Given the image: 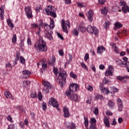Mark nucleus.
<instances>
[{
    "label": "nucleus",
    "mask_w": 129,
    "mask_h": 129,
    "mask_svg": "<svg viewBox=\"0 0 129 129\" xmlns=\"http://www.w3.org/2000/svg\"><path fill=\"white\" fill-rule=\"evenodd\" d=\"M113 47H114V50L117 54H118L119 53V50H118V48L115 46V44H113Z\"/></svg>",
    "instance_id": "37998d69"
},
{
    "label": "nucleus",
    "mask_w": 129,
    "mask_h": 129,
    "mask_svg": "<svg viewBox=\"0 0 129 129\" xmlns=\"http://www.w3.org/2000/svg\"><path fill=\"white\" fill-rule=\"evenodd\" d=\"M7 24L9 27H10L11 30H13V29H14V24L12 22V20L10 19L7 20Z\"/></svg>",
    "instance_id": "5701e85b"
},
{
    "label": "nucleus",
    "mask_w": 129,
    "mask_h": 129,
    "mask_svg": "<svg viewBox=\"0 0 129 129\" xmlns=\"http://www.w3.org/2000/svg\"><path fill=\"white\" fill-rule=\"evenodd\" d=\"M30 82L29 81H24L23 82V84L24 86H27L29 85V84H30Z\"/></svg>",
    "instance_id": "a18cd8bd"
},
{
    "label": "nucleus",
    "mask_w": 129,
    "mask_h": 129,
    "mask_svg": "<svg viewBox=\"0 0 129 129\" xmlns=\"http://www.w3.org/2000/svg\"><path fill=\"white\" fill-rule=\"evenodd\" d=\"M12 43L15 44V43H17V35L14 34L12 38Z\"/></svg>",
    "instance_id": "7c9ffc66"
},
{
    "label": "nucleus",
    "mask_w": 129,
    "mask_h": 129,
    "mask_svg": "<svg viewBox=\"0 0 129 129\" xmlns=\"http://www.w3.org/2000/svg\"><path fill=\"white\" fill-rule=\"evenodd\" d=\"M115 27H114V30H119L120 28H122V25L120 22H117L114 24Z\"/></svg>",
    "instance_id": "6ab92c4d"
},
{
    "label": "nucleus",
    "mask_w": 129,
    "mask_h": 129,
    "mask_svg": "<svg viewBox=\"0 0 129 129\" xmlns=\"http://www.w3.org/2000/svg\"><path fill=\"white\" fill-rule=\"evenodd\" d=\"M106 114L107 115H112V113L109 111H107L106 112Z\"/></svg>",
    "instance_id": "338daca9"
},
{
    "label": "nucleus",
    "mask_w": 129,
    "mask_h": 129,
    "mask_svg": "<svg viewBox=\"0 0 129 129\" xmlns=\"http://www.w3.org/2000/svg\"><path fill=\"white\" fill-rule=\"evenodd\" d=\"M1 14H0V18L2 21H4V15L5 14V10H4V7L2 6L0 8Z\"/></svg>",
    "instance_id": "412c9836"
},
{
    "label": "nucleus",
    "mask_w": 129,
    "mask_h": 129,
    "mask_svg": "<svg viewBox=\"0 0 129 129\" xmlns=\"http://www.w3.org/2000/svg\"><path fill=\"white\" fill-rule=\"evenodd\" d=\"M79 85L77 84H72L69 86V90L66 92V95L69 97L70 100L77 101L78 100V96L74 94L77 90H79Z\"/></svg>",
    "instance_id": "f257e3e1"
},
{
    "label": "nucleus",
    "mask_w": 129,
    "mask_h": 129,
    "mask_svg": "<svg viewBox=\"0 0 129 129\" xmlns=\"http://www.w3.org/2000/svg\"><path fill=\"white\" fill-rule=\"evenodd\" d=\"M31 97L32 98H36V97H37V93L32 92L31 94Z\"/></svg>",
    "instance_id": "a19ab883"
},
{
    "label": "nucleus",
    "mask_w": 129,
    "mask_h": 129,
    "mask_svg": "<svg viewBox=\"0 0 129 129\" xmlns=\"http://www.w3.org/2000/svg\"><path fill=\"white\" fill-rule=\"evenodd\" d=\"M49 103L51 104L53 107H58V106H59V103H58V102L53 97L50 98Z\"/></svg>",
    "instance_id": "9b49d317"
},
{
    "label": "nucleus",
    "mask_w": 129,
    "mask_h": 129,
    "mask_svg": "<svg viewBox=\"0 0 129 129\" xmlns=\"http://www.w3.org/2000/svg\"><path fill=\"white\" fill-rule=\"evenodd\" d=\"M122 12L124 13V14L129 13V7L127 5L122 7Z\"/></svg>",
    "instance_id": "aec40b11"
},
{
    "label": "nucleus",
    "mask_w": 129,
    "mask_h": 129,
    "mask_svg": "<svg viewBox=\"0 0 129 129\" xmlns=\"http://www.w3.org/2000/svg\"><path fill=\"white\" fill-rule=\"evenodd\" d=\"M70 76L74 79H75L77 77V76H76V74H74V73L73 72L70 73Z\"/></svg>",
    "instance_id": "de8ad7c7"
},
{
    "label": "nucleus",
    "mask_w": 129,
    "mask_h": 129,
    "mask_svg": "<svg viewBox=\"0 0 129 129\" xmlns=\"http://www.w3.org/2000/svg\"><path fill=\"white\" fill-rule=\"evenodd\" d=\"M98 108H95L94 111V113L95 115H97L99 113Z\"/></svg>",
    "instance_id": "3c124183"
},
{
    "label": "nucleus",
    "mask_w": 129,
    "mask_h": 129,
    "mask_svg": "<svg viewBox=\"0 0 129 129\" xmlns=\"http://www.w3.org/2000/svg\"><path fill=\"white\" fill-rule=\"evenodd\" d=\"M38 26L37 24L33 23L31 24V27L34 28V29H36V28H38Z\"/></svg>",
    "instance_id": "4d7b16f0"
},
{
    "label": "nucleus",
    "mask_w": 129,
    "mask_h": 129,
    "mask_svg": "<svg viewBox=\"0 0 129 129\" xmlns=\"http://www.w3.org/2000/svg\"><path fill=\"white\" fill-rule=\"evenodd\" d=\"M122 109H123V105L118 106V111H122Z\"/></svg>",
    "instance_id": "49530a36"
},
{
    "label": "nucleus",
    "mask_w": 129,
    "mask_h": 129,
    "mask_svg": "<svg viewBox=\"0 0 129 129\" xmlns=\"http://www.w3.org/2000/svg\"><path fill=\"white\" fill-rule=\"evenodd\" d=\"M42 98H43V96H42V93H41V92H39L38 94V99L39 101H41L42 100Z\"/></svg>",
    "instance_id": "79ce46f5"
},
{
    "label": "nucleus",
    "mask_w": 129,
    "mask_h": 129,
    "mask_svg": "<svg viewBox=\"0 0 129 129\" xmlns=\"http://www.w3.org/2000/svg\"><path fill=\"white\" fill-rule=\"evenodd\" d=\"M81 66L84 69H86L87 70H88V69L87 68V66H86V65L84 63L81 62Z\"/></svg>",
    "instance_id": "8fccbe9b"
},
{
    "label": "nucleus",
    "mask_w": 129,
    "mask_h": 129,
    "mask_svg": "<svg viewBox=\"0 0 129 129\" xmlns=\"http://www.w3.org/2000/svg\"><path fill=\"white\" fill-rule=\"evenodd\" d=\"M53 72L55 76L58 75V69L57 68H53Z\"/></svg>",
    "instance_id": "58836bf2"
},
{
    "label": "nucleus",
    "mask_w": 129,
    "mask_h": 129,
    "mask_svg": "<svg viewBox=\"0 0 129 129\" xmlns=\"http://www.w3.org/2000/svg\"><path fill=\"white\" fill-rule=\"evenodd\" d=\"M24 40H21L20 43V47H21V48H22V47H23V46H24Z\"/></svg>",
    "instance_id": "0e129e2a"
},
{
    "label": "nucleus",
    "mask_w": 129,
    "mask_h": 129,
    "mask_svg": "<svg viewBox=\"0 0 129 129\" xmlns=\"http://www.w3.org/2000/svg\"><path fill=\"white\" fill-rule=\"evenodd\" d=\"M20 60L21 63H22V64H25V58H24V57L20 56Z\"/></svg>",
    "instance_id": "09e8293b"
},
{
    "label": "nucleus",
    "mask_w": 129,
    "mask_h": 129,
    "mask_svg": "<svg viewBox=\"0 0 129 129\" xmlns=\"http://www.w3.org/2000/svg\"><path fill=\"white\" fill-rule=\"evenodd\" d=\"M78 31H80L81 33H85L87 31V28L82 26H80L78 27Z\"/></svg>",
    "instance_id": "393cba45"
},
{
    "label": "nucleus",
    "mask_w": 129,
    "mask_h": 129,
    "mask_svg": "<svg viewBox=\"0 0 129 129\" xmlns=\"http://www.w3.org/2000/svg\"><path fill=\"white\" fill-rule=\"evenodd\" d=\"M23 124H24L26 126H28V124H29V121L28 120L27 118H26L25 119Z\"/></svg>",
    "instance_id": "13d9d810"
},
{
    "label": "nucleus",
    "mask_w": 129,
    "mask_h": 129,
    "mask_svg": "<svg viewBox=\"0 0 129 129\" xmlns=\"http://www.w3.org/2000/svg\"><path fill=\"white\" fill-rule=\"evenodd\" d=\"M4 95L6 96V98H11V97H12V94H11L10 92H5Z\"/></svg>",
    "instance_id": "bb28decb"
},
{
    "label": "nucleus",
    "mask_w": 129,
    "mask_h": 129,
    "mask_svg": "<svg viewBox=\"0 0 129 129\" xmlns=\"http://www.w3.org/2000/svg\"><path fill=\"white\" fill-rule=\"evenodd\" d=\"M91 125H95L96 124V119L94 118H92L91 119Z\"/></svg>",
    "instance_id": "c9c22d12"
},
{
    "label": "nucleus",
    "mask_w": 129,
    "mask_h": 129,
    "mask_svg": "<svg viewBox=\"0 0 129 129\" xmlns=\"http://www.w3.org/2000/svg\"><path fill=\"white\" fill-rule=\"evenodd\" d=\"M42 107L44 111H46V110H47V104L44 101L42 103Z\"/></svg>",
    "instance_id": "cd10ccee"
},
{
    "label": "nucleus",
    "mask_w": 129,
    "mask_h": 129,
    "mask_svg": "<svg viewBox=\"0 0 129 129\" xmlns=\"http://www.w3.org/2000/svg\"><path fill=\"white\" fill-rule=\"evenodd\" d=\"M92 98L91 97H88L87 100L86 101V103H88V104H90L91 103V100Z\"/></svg>",
    "instance_id": "c03bdc74"
},
{
    "label": "nucleus",
    "mask_w": 129,
    "mask_h": 129,
    "mask_svg": "<svg viewBox=\"0 0 129 129\" xmlns=\"http://www.w3.org/2000/svg\"><path fill=\"white\" fill-rule=\"evenodd\" d=\"M97 54H99V55L100 54H102V53H103L104 51H105V48L104 47H103V46H98L97 47Z\"/></svg>",
    "instance_id": "2eb2a0df"
},
{
    "label": "nucleus",
    "mask_w": 129,
    "mask_h": 129,
    "mask_svg": "<svg viewBox=\"0 0 129 129\" xmlns=\"http://www.w3.org/2000/svg\"><path fill=\"white\" fill-rule=\"evenodd\" d=\"M87 31L88 33H91V34H94V35H97L99 31H98V29L95 27H92L91 25H89L87 27Z\"/></svg>",
    "instance_id": "0eeeda50"
},
{
    "label": "nucleus",
    "mask_w": 129,
    "mask_h": 129,
    "mask_svg": "<svg viewBox=\"0 0 129 129\" xmlns=\"http://www.w3.org/2000/svg\"><path fill=\"white\" fill-rule=\"evenodd\" d=\"M89 59V54L86 53L84 57L85 61H86L87 60H88Z\"/></svg>",
    "instance_id": "603ef678"
},
{
    "label": "nucleus",
    "mask_w": 129,
    "mask_h": 129,
    "mask_svg": "<svg viewBox=\"0 0 129 129\" xmlns=\"http://www.w3.org/2000/svg\"><path fill=\"white\" fill-rule=\"evenodd\" d=\"M42 85L44 86L43 92L45 94L49 93L50 90L52 89V86H51L50 83L46 81H42Z\"/></svg>",
    "instance_id": "20e7f679"
},
{
    "label": "nucleus",
    "mask_w": 129,
    "mask_h": 129,
    "mask_svg": "<svg viewBox=\"0 0 129 129\" xmlns=\"http://www.w3.org/2000/svg\"><path fill=\"white\" fill-rule=\"evenodd\" d=\"M57 35L59 39H60L61 40H64V38H63V36H62V35H61V34L57 33Z\"/></svg>",
    "instance_id": "680f3d73"
},
{
    "label": "nucleus",
    "mask_w": 129,
    "mask_h": 129,
    "mask_svg": "<svg viewBox=\"0 0 129 129\" xmlns=\"http://www.w3.org/2000/svg\"><path fill=\"white\" fill-rule=\"evenodd\" d=\"M7 120L8 121H10V122H13V118L10 115H8L7 117Z\"/></svg>",
    "instance_id": "864d4df0"
},
{
    "label": "nucleus",
    "mask_w": 129,
    "mask_h": 129,
    "mask_svg": "<svg viewBox=\"0 0 129 129\" xmlns=\"http://www.w3.org/2000/svg\"><path fill=\"white\" fill-rule=\"evenodd\" d=\"M84 123L85 126H88V119L87 118L84 117Z\"/></svg>",
    "instance_id": "e433bc0d"
},
{
    "label": "nucleus",
    "mask_w": 129,
    "mask_h": 129,
    "mask_svg": "<svg viewBox=\"0 0 129 129\" xmlns=\"http://www.w3.org/2000/svg\"><path fill=\"white\" fill-rule=\"evenodd\" d=\"M63 116L64 117H69L70 114L69 113V109L67 107H63Z\"/></svg>",
    "instance_id": "ddd939ff"
},
{
    "label": "nucleus",
    "mask_w": 129,
    "mask_h": 129,
    "mask_svg": "<svg viewBox=\"0 0 129 129\" xmlns=\"http://www.w3.org/2000/svg\"><path fill=\"white\" fill-rule=\"evenodd\" d=\"M77 5L79 8H84L85 7L84 3H78Z\"/></svg>",
    "instance_id": "ea45409f"
},
{
    "label": "nucleus",
    "mask_w": 129,
    "mask_h": 129,
    "mask_svg": "<svg viewBox=\"0 0 129 129\" xmlns=\"http://www.w3.org/2000/svg\"><path fill=\"white\" fill-rule=\"evenodd\" d=\"M119 91L118 89L115 88V87H113V92L114 93H115Z\"/></svg>",
    "instance_id": "774afa93"
},
{
    "label": "nucleus",
    "mask_w": 129,
    "mask_h": 129,
    "mask_svg": "<svg viewBox=\"0 0 129 129\" xmlns=\"http://www.w3.org/2000/svg\"><path fill=\"white\" fill-rule=\"evenodd\" d=\"M52 34H53V32L52 31H47L45 33L44 36L45 38H46L50 41L53 40V36H52Z\"/></svg>",
    "instance_id": "f8f14e48"
},
{
    "label": "nucleus",
    "mask_w": 129,
    "mask_h": 129,
    "mask_svg": "<svg viewBox=\"0 0 129 129\" xmlns=\"http://www.w3.org/2000/svg\"><path fill=\"white\" fill-rule=\"evenodd\" d=\"M119 5L120 7H125V6H126V2H124V1H121Z\"/></svg>",
    "instance_id": "4c0bfd02"
},
{
    "label": "nucleus",
    "mask_w": 129,
    "mask_h": 129,
    "mask_svg": "<svg viewBox=\"0 0 129 129\" xmlns=\"http://www.w3.org/2000/svg\"><path fill=\"white\" fill-rule=\"evenodd\" d=\"M117 79H118V80H119L120 81H122V80H123L124 78L123 77H120V76H118L116 77Z\"/></svg>",
    "instance_id": "e2e57ef3"
},
{
    "label": "nucleus",
    "mask_w": 129,
    "mask_h": 129,
    "mask_svg": "<svg viewBox=\"0 0 129 129\" xmlns=\"http://www.w3.org/2000/svg\"><path fill=\"white\" fill-rule=\"evenodd\" d=\"M50 29H54V27H55V24L54 23V20H51L50 23Z\"/></svg>",
    "instance_id": "2f4dec72"
},
{
    "label": "nucleus",
    "mask_w": 129,
    "mask_h": 129,
    "mask_svg": "<svg viewBox=\"0 0 129 129\" xmlns=\"http://www.w3.org/2000/svg\"><path fill=\"white\" fill-rule=\"evenodd\" d=\"M107 8L104 7L101 9V14H102V15H104V16H106L107 14Z\"/></svg>",
    "instance_id": "a878e982"
},
{
    "label": "nucleus",
    "mask_w": 129,
    "mask_h": 129,
    "mask_svg": "<svg viewBox=\"0 0 129 129\" xmlns=\"http://www.w3.org/2000/svg\"><path fill=\"white\" fill-rule=\"evenodd\" d=\"M70 22H69V20H67L65 22V20H61V27L62 29V31L64 33H66V34H68V29H67V26L69 29H70L71 26Z\"/></svg>",
    "instance_id": "423d86ee"
},
{
    "label": "nucleus",
    "mask_w": 129,
    "mask_h": 129,
    "mask_svg": "<svg viewBox=\"0 0 129 129\" xmlns=\"http://www.w3.org/2000/svg\"><path fill=\"white\" fill-rule=\"evenodd\" d=\"M58 53L60 56H63V55H64V51H63V49H60L58 51Z\"/></svg>",
    "instance_id": "bf43d9fd"
},
{
    "label": "nucleus",
    "mask_w": 129,
    "mask_h": 129,
    "mask_svg": "<svg viewBox=\"0 0 129 129\" xmlns=\"http://www.w3.org/2000/svg\"><path fill=\"white\" fill-rule=\"evenodd\" d=\"M22 74L26 75L25 77H24V78H29L31 75V72L28 70H24L22 71Z\"/></svg>",
    "instance_id": "a211bd4d"
},
{
    "label": "nucleus",
    "mask_w": 129,
    "mask_h": 129,
    "mask_svg": "<svg viewBox=\"0 0 129 129\" xmlns=\"http://www.w3.org/2000/svg\"><path fill=\"white\" fill-rule=\"evenodd\" d=\"M102 98H103V96H102V95H99L98 94L95 95V99L97 100H98V99H102Z\"/></svg>",
    "instance_id": "473e14b6"
},
{
    "label": "nucleus",
    "mask_w": 129,
    "mask_h": 129,
    "mask_svg": "<svg viewBox=\"0 0 129 129\" xmlns=\"http://www.w3.org/2000/svg\"><path fill=\"white\" fill-rule=\"evenodd\" d=\"M44 28L46 32L52 31V30H51V28H50L49 25L46 23H44Z\"/></svg>",
    "instance_id": "4be33fe9"
},
{
    "label": "nucleus",
    "mask_w": 129,
    "mask_h": 129,
    "mask_svg": "<svg viewBox=\"0 0 129 129\" xmlns=\"http://www.w3.org/2000/svg\"><path fill=\"white\" fill-rule=\"evenodd\" d=\"M100 89L101 90L102 93H103L104 94H107L109 93V91L108 90V88H105L103 86H100Z\"/></svg>",
    "instance_id": "4468645a"
},
{
    "label": "nucleus",
    "mask_w": 129,
    "mask_h": 129,
    "mask_svg": "<svg viewBox=\"0 0 129 129\" xmlns=\"http://www.w3.org/2000/svg\"><path fill=\"white\" fill-rule=\"evenodd\" d=\"M25 14L28 19H32L33 18V14H32V9L31 7L28 6L25 8Z\"/></svg>",
    "instance_id": "6e6552de"
},
{
    "label": "nucleus",
    "mask_w": 129,
    "mask_h": 129,
    "mask_svg": "<svg viewBox=\"0 0 129 129\" xmlns=\"http://www.w3.org/2000/svg\"><path fill=\"white\" fill-rule=\"evenodd\" d=\"M6 68H11V69L13 68L12 67V64H11L10 62H8L6 64Z\"/></svg>",
    "instance_id": "5fc2aeb1"
},
{
    "label": "nucleus",
    "mask_w": 129,
    "mask_h": 129,
    "mask_svg": "<svg viewBox=\"0 0 129 129\" xmlns=\"http://www.w3.org/2000/svg\"><path fill=\"white\" fill-rule=\"evenodd\" d=\"M34 48L37 52H47V43L44 41L43 37H39L38 40L34 44Z\"/></svg>",
    "instance_id": "f03ea898"
},
{
    "label": "nucleus",
    "mask_w": 129,
    "mask_h": 129,
    "mask_svg": "<svg viewBox=\"0 0 129 129\" xmlns=\"http://www.w3.org/2000/svg\"><path fill=\"white\" fill-rule=\"evenodd\" d=\"M116 102L117 103V105H123V103H122V100H121V99L118 98L117 99Z\"/></svg>",
    "instance_id": "c756f323"
},
{
    "label": "nucleus",
    "mask_w": 129,
    "mask_h": 129,
    "mask_svg": "<svg viewBox=\"0 0 129 129\" xmlns=\"http://www.w3.org/2000/svg\"><path fill=\"white\" fill-rule=\"evenodd\" d=\"M44 11L48 16H51V17H53V18H56V17H57L56 13H55L54 10H53V7L51 5L46 7Z\"/></svg>",
    "instance_id": "39448f33"
},
{
    "label": "nucleus",
    "mask_w": 129,
    "mask_h": 129,
    "mask_svg": "<svg viewBox=\"0 0 129 129\" xmlns=\"http://www.w3.org/2000/svg\"><path fill=\"white\" fill-rule=\"evenodd\" d=\"M104 123L107 127H109V118L107 117L106 116L104 117Z\"/></svg>",
    "instance_id": "f3484780"
},
{
    "label": "nucleus",
    "mask_w": 129,
    "mask_h": 129,
    "mask_svg": "<svg viewBox=\"0 0 129 129\" xmlns=\"http://www.w3.org/2000/svg\"><path fill=\"white\" fill-rule=\"evenodd\" d=\"M78 31L79 30H78L77 28L75 29L72 31L73 35H74V36H78V35H79V32Z\"/></svg>",
    "instance_id": "c85d7f7f"
},
{
    "label": "nucleus",
    "mask_w": 129,
    "mask_h": 129,
    "mask_svg": "<svg viewBox=\"0 0 129 129\" xmlns=\"http://www.w3.org/2000/svg\"><path fill=\"white\" fill-rule=\"evenodd\" d=\"M93 15L94 13L92 10H89L88 13H87L86 16L90 22H92V21L93 20Z\"/></svg>",
    "instance_id": "9d476101"
},
{
    "label": "nucleus",
    "mask_w": 129,
    "mask_h": 129,
    "mask_svg": "<svg viewBox=\"0 0 129 129\" xmlns=\"http://www.w3.org/2000/svg\"><path fill=\"white\" fill-rule=\"evenodd\" d=\"M66 5H71V0H63Z\"/></svg>",
    "instance_id": "6e6d98bb"
},
{
    "label": "nucleus",
    "mask_w": 129,
    "mask_h": 129,
    "mask_svg": "<svg viewBox=\"0 0 129 129\" xmlns=\"http://www.w3.org/2000/svg\"><path fill=\"white\" fill-rule=\"evenodd\" d=\"M104 74L106 76H112V74H113V67L109 66V68L106 70Z\"/></svg>",
    "instance_id": "1a4fd4ad"
},
{
    "label": "nucleus",
    "mask_w": 129,
    "mask_h": 129,
    "mask_svg": "<svg viewBox=\"0 0 129 129\" xmlns=\"http://www.w3.org/2000/svg\"><path fill=\"white\" fill-rule=\"evenodd\" d=\"M56 63V58L55 56H52L51 58L49 61L48 64L49 65H51L53 67L55 66V63Z\"/></svg>",
    "instance_id": "dca6fc26"
},
{
    "label": "nucleus",
    "mask_w": 129,
    "mask_h": 129,
    "mask_svg": "<svg viewBox=\"0 0 129 129\" xmlns=\"http://www.w3.org/2000/svg\"><path fill=\"white\" fill-rule=\"evenodd\" d=\"M108 105L110 108L112 109L113 108V102L111 101H109Z\"/></svg>",
    "instance_id": "f704fd0d"
},
{
    "label": "nucleus",
    "mask_w": 129,
    "mask_h": 129,
    "mask_svg": "<svg viewBox=\"0 0 129 129\" xmlns=\"http://www.w3.org/2000/svg\"><path fill=\"white\" fill-rule=\"evenodd\" d=\"M110 24V22H106L104 24H103V27L105 29H107L108 27H109V25Z\"/></svg>",
    "instance_id": "72a5a7b5"
},
{
    "label": "nucleus",
    "mask_w": 129,
    "mask_h": 129,
    "mask_svg": "<svg viewBox=\"0 0 129 129\" xmlns=\"http://www.w3.org/2000/svg\"><path fill=\"white\" fill-rule=\"evenodd\" d=\"M100 5H103L105 3L106 0H98Z\"/></svg>",
    "instance_id": "69168bd1"
},
{
    "label": "nucleus",
    "mask_w": 129,
    "mask_h": 129,
    "mask_svg": "<svg viewBox=\"0 0 129 129\" xmlns=\"http://www.w3.org/2000/svg\"><path fill=\"white\" fill-rule=\"evenodd\" d=\"M67 76H68V75H67V73L65 71L59 73L58 79L59 84L61 87H63V85L66 83V79L67 78Z\"/></svg>",
    "instance_id": "7ed1b4c3"
},
{
    "label": "nucleus",
    "mask_w": 129,
    "mask_h": 129,
    "mask_svg": "<svg viewBox=\"0 0 129 129\" xmlns=\"http://www.w3.org/2000/svg\"><path fill=\"white\" fill-rule=\"evenodd\" d=\"M42 62L43 63L42 65V68L43 70H45V69H47V68H48V66H47V63H46V59L45 58H43L42 59Z\"/></svg>",
    "instance_id": "b1692460"
},
{
    "label": "nucleus",
    "mask_w": 129,
    "mask_h": 129,
    "mask_svg": "<svg viewBox=\"0 0 129 129\" xmlns=\"http://www.w3.org/2000/svg\"><path fill=\"white\" fill-rule=\"evenodd\" d=\"M87 89L89 91H92V90H93V87L91 86H89L87 88Z\"/></svg>",
    "instance_id": "052dcab7"
}]
</instances>
